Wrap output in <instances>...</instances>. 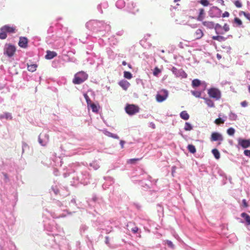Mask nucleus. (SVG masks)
<instances>
[{
  "mask_svg": "<svg viewBox=\"0 0 250 250\" xmlns=\"http://www.w3.org/2000/svg\"><path fill=\"white\" fill-rule=\"evenodd\" d=\"M204 35L203 31L200 29H197L193 33V37L195 40L201 39Z\"/></svg>",
  "mask_w": 250,
  "mask_h": 250,
  "instance_id": "8",
  "label": "nucleus"
},
{
  "mask_svg": "<svg viewBox=\"0 0 250 250\" xmlns=\"http://www.w3.org/2000/svg\"><path fill=\"white\" fill-rule=\"evenodd\" d=\"M244 153L246 156L250 157V150H245L244 151Z\"/></svg>",
  "mask_w": 250,
  "mask_h": 250,
  "instance_id": "44",
  "label": "nucleus"
},
{
  "mask_svg": "<svg viewBox=\"0 0 250 250\" xmlns=\"http://www.w3.org/2000/svg\"><path fill=\"white\" fill-rule=\"evenodd\" d=\"M160 72L161 70L157 67H156L154 69L153 73L154 76H157Z\"/></svg>",
  "mask_w": 250,
  "mask_h": 250,
  "instance_id": "37",
  "label": "nucleus"
},
{
  "mask_svg": "<svg viewBox=\"0 0 250 250\" xmlns=\"http://www.w3.org/2000/svg\"><path fill=\"white\" fill-rule=\"evenodd\" d=\"M140 108L138 105L133 104H127L125 107L126 112L129 115H133L139 112Z\"/></svg>",
  "mask_w": 250,
  "mask_h": 250,
  "instance_id": "2",
  "label": "nucleus"
},
{
  "mask_svg": "<svg viewBox=\"0 0 250 250\" xmlns=\"http://www.w3.org/2000/svg\"><path fill=\"white\" fill-rule=\"evenodd\" d=\"M39 142L41 145L43 146H45L47 143L46 142L45 143H43V140L41 139V134L39 137Z\"/></svg>",
  "mask_w": 250,
  "mask_h": 250,
  "instance_id": "41",
  "label": "nucleus"
},
{
  "mask_svg": "<svg viewBox=\"0 0 250 250\" xmlns=\"http://www.w3.org/2000/svg\"><path fill=\"white\" fill-rule=\"evenodd\" d=\"M119 84L121 86L124 90H126L130 86L129 82L125 80H122L119 83Z\"/></svg>",
  "mask_w": 250,
  "mask_h": 250,
  "instance_id": "13",
  "label": "nucleus"
},
{
  "mask_svg": "<svg viewBox=\"0 0 250 250\" xmlns=\"http://www.w3.org/2000/svg\"><path fill=\"white\" fill-rule=\"evenodd\" d=\"M83 96L84 97V99H85L86 101V103H87V106H89L90 104H91L92 103V102L90 100V99L89 98V96H88V95L86 93H84L83 94Z\"/></svg>",
  "mask_w": 250,
  "mask_h": 250,
  "instance_id": "29",
  "label": "nucleus"
},
{
  "mask_svg": "<svg viewBox=\"0 0 250 250\" xmlns=\"http://www.w3.org/2000/svg\"><path fill=\"white\" fill-rule=\"evenodd\" d=\"M234 4L235 5V6L237 8H241L242 6L241 2L238 0H235L234 2Z\"/></svg>",
  "mask_w": 250,
  "mask_h": 250,
  "instance_id": "36",
  "label": "nucleus"
},
{
  "mask_svg": "<svg viewBox=\"0 0 250 250\" xmlns=\"http://www.w3.org/2000/svg\"><path fill=\"white\" fill-rule=\"evenodd\" d=\"M126 64H127V63L126 62H125V61H123V62H122V64H123V65H126Z\"/></svg>",
  "mask_w": 250,
  "mask_h": 250,
  "instance_id": "52",
  "label": "nucleus"
},
{
  "mask_svg": "<svg viewBox=\"0 0 250 250\" xmlns=\"http://www.w3.org/2000/svg\"><path fill=\"white\" fill-rule=\"evenodd\" d=\"M167 244L168 247L172 248H174V245L173 244L172 242H171L170 241L167 240Z\"/></svg>",
  "mask_w": 250,
  "mask_h": 250,
  "instance_id": "43",
  "label": "nucleus"
},
{
  "mask_svg": "<svg viewBox=\"0 0 250 250\" xmlns=\"http://www.w3.org/2000/svg\"><path fill=\"white\" fill-rule=\"evenodd\" d=\"M128 67H129V68H132L131 65V64H128Z\"/></svg>",
  "mask_w": 250,
  "mask_h": 250,
  "instance_id": "54",
  "label": "nucleus"
},
{
  "mask_svg": "<svg viewBox=\"0 0 250 250\" xmlns=\"http://www.w3.org/2000/svg\"><path fill=\"white\" fill-rule=\"evenodd\" d=\"M202 24L209 29H213L214 27V23L211 21H203Z\"/></svg>",
  "mask_w": 250,
  "mask_h": 250,
  "instance_id": "12",
  "label": "nucleus"
},
{
  "mask_svg": "<svg viewBox=\"0 0 250 250\" xmlns=\"http://www.w3.org/2000/svg\"><path fill=\"white\" fill-rule=\"evenodd\" d=\"M7 37V33L3 27H1L0 28V39H5Z\"/></svg>",
  "mask_w": 250,
  "mask_h": 250,
  "instance_id": "17",
  "label": "nucleus"
},
{
  "mask_svg": "<svg viewBox=\"0 0 250 250\" xmlns=\"http://www.w3.org/2000/svg\"><path fill=\"white\" fill-rule=\"evenodd\" d=\"M212 39L213 40H216L219 42L225 41L226 40V38H225L223 36H219V35L213 36L212 37Z\"/></svg>",
  "mask_w": 250,
  "mask_h": 250,
  "instance_id": "20",
  "label": "nucleus"
},
{
  "mask_svg": "<svg viewBox=\"0 0 250 250\" xmlns=\"http://www.w3.org/2000/svg\"><path fill=\"white\" fill-rule=\"evenodd\" d=\"M235 133V129L232 127L229 128L227 130V133L230 136H232L234 135Z\"/></svg>",
  "mask_w": 250,
  "mask_h": 250,
  "instance_id": "33",
  "label": "nucleus"
},
{
  "mask_svg": "<svg viewBox=\"0 0 250 250\" xmlns=\"http://www.w3.org/2000/svg\"><path fill=\"white\" fill-rule=\"evenodd\" d=\"M223 29L225 32H227L229 30V26L227 23H225L223 27Z\"/></svg>",
  "mask_w": 250,
  "mask_h": 250,
  "instance_id": "39",
  "label": "nucleus"
},
{
  "mask_svg": "<svg viewBox=\"0 0 250 250\" xmlns=\"http://www.w3.org/2000/svg\"><path fill=\"white\" fill-rule=\"evenodd\" d=\"M16 52V47L11 44H7L4 48V54L9 57L14 55Z\"/></svg>",
  "mask_w": 250,
  "mask_h": 250,
  "instance_id": "5",
  "label": "nucleus"
},
{
  "mask_svg": "<svg viewBox=\"0 0 250 250\" xmlns=\"http://www.w3.org/2000/svg\"><path fill=\"white\" fill-rule=\"evenodd\" d=\"M241 216L244 218L247 225H250V216L245 212L241 213Z\"/></svg>",
  "mask_w": 250,
  "mask_h": 250,
  "instance_id": "18",
  "label": "nucleus"
},
{
  "mask_svg": "<svg viewBox=\"0 0 250 250\" xmlns=\"http://www.w3.org/2000/svg\"><path fill=\"white\" fill-rule=\"evenodd\" d=\"M57 54L56 52L54 51H51L49 50H47L46 51V55H45V58L48 60H51L54 57H56Z\"/></svg>",
  "mask_w": 250,
  "mask_h": 250,
  "instance_id": "11",
  "label": "nucleus"
},
{
  "mask_svg": "<svg viewBox=\"0 0 250 250\" xmlns=\"http://www.w3.org/2000/svg\"><path fill=\"white\" fill-rule=\"evenodd\" d=\"M229 16V14L228 12L227 11H226L225 12L223 15H222V17L223 18H225V17H228Z\"/></svg>",
  "mask_w": 250,
  "mask_h": 250,
  "instance_id": "46",
  "label": "nucleus"
},
{
  "mask_svg": "<svg viewBox=\"0 0 250 250\" xmlns=\"http://www.w3.org/2000/svg\"><path fill=\"white\" fill-rule=\"evenodd\" d=\"M192 95L195 96L196 97H200L201 96V93L199 91H191Z\"/></svg>",
  "mask_w": 250,
  "mask_h": 250,
  "instance_id": "38",
  "label": "nucleus"
},
{
  "mask_svg": "<svg viewBox=\"0 0 250 250\" xmlns=\"http://www.w3.org/2000/svg\"><path fill=\"white\" fill-rule=\"evenodd\" d=\"M242 13H243V14L244 15V16L248 19L250 21V14L249 13H247L245 12H243V11H242L241 12Z\"/></svg>",
  "mask_w": 250,
  "mask_h": 250,
  "instance_id": "42",
  "label": "nucleus"
},
{
  "mask_svg": "<svg viewBox=\"0 0 250 250\" xmlns=\"http://www.w3.org/2000/svg\"><path fill=\"white\" fill-rule=\"evenodd\" d=\"M212 153L213 154L214 157L216 159H219L220 157V154L219 151L217 149H213L212 150Z\"/></svg>",
  "mask_w": 250,
  "mask_h": 250,
  "instance_id": "26",
  "label": "nucleus"
},
{
  "mask_svg": "<svg viewBox=\"0 0 250 250\" xmlns=\"http://www.w3.org/2000/svg\"><path fill=\"white\" fill-rule=\"evenodd\" d=\"M142 158H133L127 160L126 163L128 164H135L137 162L141 160Z\"/></svg>",
  "mask_w": 250,
  "mask_h": 250,
  "instance_id": "25",
  "label": "nucleus"
},
{
  "mask_svg": "<svg viewBox=\"0 0 250 250\" xmlns=\"http://www.w3.org/2000/svg\"><path fill=\"white\" fill-rule=\"evenodd\" d=\"M180 117L185 120H187L189 118V116L186 111H182L180 113Z\"/></svg>",
  "mask_w": 250,
  "mask_h": 250,
  "instance_id": "19",
  "label": "nucleus"
},
{
  "mask_svg": "<svg viewBox=\"0 0 250 250\" xmlns=\"http://www.w3.org/2000/svg\"><path fill=\"white\" fill-rule=\"evenodd\" d=\"M199 2L204 6H208L209 4L208 0H200Z\"/></svg>",
  "mask_w": 250,
  "mask_h": 250,
  "instance_id": "32",
  "label": "nucleus"
},
{
  "mask_svg": "<svg viewBox=\"0 0 250 250\" xmlns=\"http://www.w3.org/2000/svg\"><path fill=\"white\" fill-rule=\"evenodd\" d=\"M249 92L250 93V86H249Z\"/></svg>",
  "mask_w": 250,
  "mask_h": 250,
  "instance_id": "56",
  "label": "nucleus"
},
{
  "mask_svg": "<svg viewBox=\"0 0 250 250\" xmlns=\"http://www.w3.org/2000/svg\"><path fill=\"white\" fill-rule=\"evenodd\" d=\"M44 137L46 138L47 142L49 140V135L47 134H45Z\"/></svg>",
  "mask_w": 250,
  "mask_h": 250,
  "instance_id": "51",
  "label": "nucleus"
},
{
  "mask_svg": "<svg viewBox=\"0 0 250 250\" xmlns=\"http://www.w3.org/2000/svg\"><path fill=\"white\" fill-rule=\"evenodd\" d=\"M213 28H214L217 34H222L224 33L223 32H222L223 27L219 23H217L216 24H214V27Z\"/></svg>",
  "mask_w": 250,
  "mask_h": 250,
  "instance_id": "15",
  "label": "nucleus"
},
{
  "mask_svg": "<svg viewBox=\"0 0 250 250\" xmlns=\"http://www.w3.org/2000/svg\"><path fill=\"white\" fill-rule=\"evenodd\" d=\"M171 71L175 75L177 74V69L176 67H172Z\"/></svg>",
  "mask_w": 250,
  "mask_h": 250,
  "instance_id": "47",
  "label": "nucleus"
},
{
  "mask_svg": "<svg viewBox=\"0 0 250 250\" xmlns=\"http://www.w3.org/2000/svg\"><path fill=\"white\" fill-rule=\"evenodd\" d=\"M201 83L198 79H194L192 81V86L193 87H196L200 85Z\"/></svg>",
  "mask_w": 250,
  "mask_h": 250,
  "instance_id": "23",
  "label": "nucleus"
},
{
  "mask_svg": "<svg viewBox=\"0 0 250 250\" xmlns=\"http://www.w3.org/2000/svg\"><path fill=\"white\" fill-rule=\"evenodd\" d=\"M180 0H174V2H176L177 1H180Z\"/></svg>",
  "mask_w": 250,
  "mask_h": 250,
  "instance_id": "55",
  "label": "nucleus"
},
{
  "mask_svg": "<svg viewBox=\"0 0 250 250\" xmlns=\"http://www.w3.org/2000/svg\"><path fill=\"white\" fill-rule=\"evenodd\" d=\"M3 27L6 33H13L15 32L16 28L15 27L10 26L8 25H5Z\"/></svg>",
  "mask_w": 250,
  "mask_h": 250,
  "instance_id": "14",
  "label": "nucleus"
},
{
  "mask_svg": "<svg viewBox=\"0 0 250 250\" xmlns=\"http://www.w3.org/2000/svg\"><path fill=\"white\" fill-rule=\"evenodd\" d=\"M184 129L186 131H190L192 129V126L189 123H186Z\"/></svg>",
  "mask_w": 250,
  "mask_h": 250,
  "instance_id": "30",
  "label": "nucleus"
},
{
  "mask_svg": "<svg viewBox=\"0 0 250 250\" xmlns=\"http://www.w3.org/2000/svg\"><path fill=\"white\" fill-rule=\"evenodd\" d=\"M87 77L88 75L86 73L83 71H80L74 75L73 83L75 84H80L86 80Z\"/></svg>",
  "mask_w": 250,
  "mask_h": 250,
  "instance_id": "1",
  "label": "nucleus"
},
{
  "mask_svg": "<svg viewBox=\"0 0 250 250\" xmlns=\"http://www.w3.org/2000/svg\"><path fill=\"white\" fill-rule=\"evenodd\" d=\"M187 147L188 151L192 154L195 153L196 151L195 146L192 144L188 145Z\"/></svg>",
  "mask_w": 250,
  "mask_h": 250,
  "instance_id": "24",
  "label": "nucleus"
},
{
  "mask_svg": "<svg viewBox=\"0 0 250 250\" xmlns=\"http://www.w3.org/2000/svg\"><path fill=\"white\" fill-rule=\"evenodd\" d=\"M234 21L238 26H241L242 24V21L238 18H235Z\"/></svg>",
  "mask_w": 250,
  "mask_h": 250,
  "instance_id": "34",
  "label": "nucleus"
},
{
  "mask_svg": "<svg viewBox=\"0 0 250 250\" xmlns=\"http://www.w3.org/2000/svg\"><path fill=\"white\" fill-rule=\"evenodd\" d=\"M208 94L209 96L216 100H219L221 97L220 91L216 88H211L208 90Z\"/></svg>",
  "mask_w": 250,
  "mask_h": 250,
  "instance_id": "3",
  "label": "nucleus"
},
{
  "mask_svg": "<svg viewBox=\"0 0 250 250\" xmlns=\"http://www.w3.org/2000/svg\"><path fill=\"white\" fill-rule=\"evenodd\" d=\"M168 92L166 89H162L156 96V99L158 102L161 103L167 99Z\"/></svg>",
  "mask_w": 250,
  "mask_h": 250,
  "instance_id": "4",
  "label": "nucleus"
},
{
  "mask_svg": "<svg viewBox=\"0 0 250 250\" xmlns=\"http://www.w3.org/2000/svg\"><path fill=\"white\" fill-rule=\"evenodd\" d=\"M206 104L210 107H214V104L213 102L208 98H204Z\"/></svg>",
  "mask_w": 250,
  "mask_h": 250,
  "instance_id": "21",
  "label": "nucleus"
},
{
  "mask_svg": "<svg viewBox=\"0 0 250 250\" xmlns=\"http://www.w3.org/2000/svg\"><path fill=\"white\" fill-rule=\"evenodd\" d=\"M125 142L124 141H123V140L120 141V144L121 147L122 148H124V144H125Z\"/></svg>",
  "mask_w": 250,
  "mask_h": 250,
  "instance_id": "49",
  "label": "nucleus"
},
{
  "mask_svg": "<svg viewBox=\"0 0 250 250\" xmlns=\"http://www.w3.org/2000/svg\"><path fill=\"white\" fill-rule=\"evenodd\" d=\"M89 106H90L93 112H98L99 107L97 105H96L95 104L92 103L91 104H90Z\"/></svg>",
  "mask_w": 250,
  "mask_h": 250,
  "instance_id": "27",
  "label": "nucleus"
},
{
  "mask_svg": "<svg viewBox=\"0 0 250 250\" xmlns=\"http://www.w3.org/2000/svg\"><path fill=\"white\" fill-rule=\"evenodd\" d=\"M127 227L131 228L130 229L134 233H137L138 230V228L137 226H136L134 223H132L131 222H130L127 225Z\"/></svg>",
  "mask_w": 250,
  "mask_h": 250,
  "instance_id": "16",
  "label": "nucleus"
},
{
  "mask_svg": "<svg viewBox=\"0 0 250 250\" xmlns=\"http://www.w3.org/2000/svg\"><path fill=\"white\" fill-rule=\"evenodd\" d=\"M199 14L197 17V20L198 21H203L205 17V12L203 8H200L199 9Z\"/></svg>",
  "mask_w": 250,
  "mask_h": 250,
  "instance_id": "9",
  "label": "nucleus"
},
{
  "mask_svg": "<svg viewBox=\"0 0 250 250\" xmlns=\"http://www.w3.org/2000/svg\"><path fill=\"white\" fill-rule=\"evenodd\" d=\"M242 203H243V206H244V207H245V208L248 207V204H247V203L246 202V199H243L242 200Z\"/></svg>",
  "mask_w": 250,
  "mask_h": 250,
  "instance_id": "48",
  "label": "nucleus"
},
{
  "mask_svg": "<svg viewBox=\"0 0 250 250\" xmlns=\"http://www.w3.org/2000/svg\"><path fill=\"white\" fill-rule=\"evenodd\" d=\"M223 137L220 133L218 132H213L212 133L210 137V141L211 142L214 141H223Z\"/></svg>",
  "mask_w": 250,
  "mask_h": 250,
  "instance_id": "6",
  "label": "nucleus"
},
{
  "mask_svg": "<svg viewBox=\"0 0 250 250\" xmlns=\"http://www.w3.org/2000/svg\"><path fill=\"white\" fill-rule=\"evenodd\" d=\"M124 76L125 78L127 79H131L132 78V74L128 71H125L124 72Z\"/></svg>",
  "mask_w": 250,
  "mask_h": 250,
  "instance_id": "28",
  "label": "nucleus"
},
{
  "mask_svg": "<svg viewBox=\"0 0 250 250\" xmlns=\"http://www.w3.org/2000/svg\"><path fill=\"white\" fill-rule=\"evenodd\" d=\"M150 125L153 129L155 128V125L153 123H150Z\"/></svg>",
  "mask_w": 250,
  "mask_h": 250,
  "instance_id": "50",
  "label": "nucleus"
},
{
  "mask_svg": "<svg viewBox=\"0 0 250 250\" xmlns=\"http://www.w3.org/2000/svg\"><path fill=\"white\" fill-rule=\"evenodd\" d=\"M3 117L6 118L7 120H12V116L9 113H5L3 115Z\"/></svg>",
  "mask_w": 250,
  "mask_h": 250,
  "instance_id": "35",
  "label": "nucleus"
},
{
  "mask_svg": "<svg viewBox=\"0 0 250 250\" xmlns=\"http://www.w3.org/2000/svg\"><path fill=\"white\" fill-rule=\"evenodd\" d=\"M4 177L6 178V179H7L8 178V175L6 173H4Z\"/></svg>",
  "mask_w": 250,
  "mask_h": 250,
  "instance_id": "53",
  "label": "nucleus"
},
{
  "mask_svg": "<svg viewBox=\"0 0 250 250\" xmlns=\"http://www.w3.org/2000/svg\"><path fill=\"white\" fill-rule=\"evenodd\" d=\"M239 145L243 148L250 146V140L242 139L239 141Z\"/></svg>",
  "mask_w": 250,
  "mask_h": 250,
  "instance_id": "10",
  "label": "nucleus"
},
{
  "mask_svg": "<svg viewBox=\"0 0 250 250\" xmlns=\"http://www.w3.org/2000/svg\"><path fill=\"white\" fill-rule=\"evenodd\" d=\"M224 120H223L222 119L219 118H217L216 119L215 121H214V123L217 125H221V124H223L224 123Z\"/></svg>",
  "mask_w": 250,
  "mask_h": 250,
  "instance_id": "31",
  "label": "nucleus"
},
{
  "mask_svg": "<svg viewBox=\"0 0 250 250\" xmlns=\"http://www.w3.org/2000/svg\"><path fill=\"white\" fill-rule=\"evenodd\" d=\"M107 135L108 136H110V137H112V138H115V139H119V136L117 135L112 134V133H111L110 132H108Z\"/></svg>",
  "mask_w": 250,
  "mask_h": 250,
  "instance_id": "40",
  "label": "nucleus"
},
{
  "mask_svg": "<svg viewBox=\"0 0 250 250\" xmlns=\"http://www.w3.org/2000/svg\"><path fill=\"white\" fill-rule=\"evenodd\" d=\"M37 65L36 64H31L28 65L27 69L28 71L31 72H34L36 70Z\"/></svg>",
  "mask_w": 250,
  "mask_h": 250,
  "instance_id": "22",
  "label": "nucleus"
},
{
  "mask_svg": "<svg viewBox=\"0 0 250 250\" xmlns=\"http://www.w3.org/2000/svg\"><path fill=\"white\" fill-rule=\"evenodd\" d=\"M241 105L243 107H246L248 105V103H247V101H243V102L241 103Z\"/></svg>",
  "mask_w": 250,
  "mask_h": 250,
  "instance_id": "45",
  "label": "nucleus"
},
{
  "mask_svg": "<svg viewBox=\"0 0 250 250\" xmlns=\"http://www.w3.org/2000/svg\"><path fill=\"white\" fill-rule=\"evenodd\" d=\"M18 44L21 48H27L28 46L27 38L26 37H20Z\"/></svg>",
  "mask_w": 250,
  "mask_h": 250,
  "instance_id": "7",
  "label": "nucleus"
}]
</instances>
